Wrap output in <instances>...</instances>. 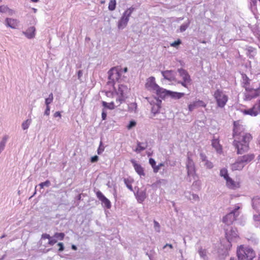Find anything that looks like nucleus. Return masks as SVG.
Instances as JSON below:
<instances>
[{"mask_svg":"<svg viewBox=\"0 0 260 260\" xmlns=\"http://www.w3.org/2000/svg\"><path fill=\"white\" fill-rule=\"evenodd\" d=\"M252 140L250 134H243L242 137L234 139L233 145L236 150L237 154H242L248 152L249 149V142Z\"/></svg>","mask_w":260,"mask_h":260,"instance_id":"nucleus-1","label":"nucleus"},{"mask_svg":"<svg viewBox=\"0 0 260 260\" xmlns=\"http://www.w3.org/2000/svg\"><path fill=\"white\" fill-rule=\"evenodd\" d=\"M237 255L238 260H252L255 253L252 248L241 245L237 249Z\"/></svg>","mask_w":260,"mask_h":260,"instance_id":"nucleus-2","label":"nucleus"},{"mask_svg":"<svg viewBox=\"0 0 260 260\" xmlns=\"http://www.w3.org/2000/svg\"><path fill=\"white\" fill-rule=\"evenodd\" d=\"M134 10L135 8L131 7L124 12L118 22V28L119 29H122L126 26L129 21V18Z\"/></svg>","mask_w":260,"mask_h":260,"instance_id":"nucleus-3","label":"nucleus"},{"mask_svg":"<svg viewBox=\"0 0 260 260\" xmlns=\"http://www.w3.org/2000/svg\"><path fill=\"white\" fill-rule=\"evenodd\" d=\"M240 208L239 206H237L235 209L230 212L223 217L222 221L227 226H229L233 224V222L236 220V218L239 216V213L238 210Z\"/></svg>","mask_w":260,"mask_h":260,"instance_id":"nucleus-4","label":"nucleus"},{"mask_svg":"<svg viewBox=\"0 0 260 260\" xmlns=\"http://www.w3.org/2000/svg\"><path fill=\"white\" fill-rule=\"evenodd\" d=\"M213 96L216 101L217 106L220 108L224 107L228 101V98L223 91L218 89L215 91Z\"/></svg>","mask_w":260,"mask_h":260,"instance_id":"nucleus-5","label":"nucleus"},{"mask_svg":"<svg viewBox=\"0 0 260 260\" xmlns=\"http://www.w3.org/2000/svg\"><path fill=\"white\" fill-rule=\"evenodd\" d=\"M146 87L150 90L154 91L157 95L160 96L161 93L163 91L164 88L160 87L155 81V78L154 77H150L147 80V82L145 84Z\"/></svg>","mask_w":260,"mask_h":260,"instance_id":"nucleus-6","label":"nucleus"},{"mask_svg":"<svg viewBox=\"0 0 260 260\" xmlns=\"http://www.w3.org/2000/svg\"><path fill=\"white\" fill-rule=\"evenodd\" d=\"M245 92H244V99L245 100L250 101L253 98H255L259 96L260 93V89L259 88L254 89L248 86H244Z\"/></svg>","mask_w":260,"mask_h":260,"instance_id":"nucleus-7","label":"nucleus"},{"mask_svg":"<svg viewBox=\"0 0 260 260\" xmlns=\"http://www.w3.org/2000/svg\"><path fill=\"white\" fill-rule=\"evenodd\" d=\"M128 92V88L126 86L121 84L118 85V88L116 93L119 97L116 99V103L118 104V106H119L123 101H124L125 98Z\"/></svg>","mask_w":260,"mask_h":260,"instance_id":"nucleus-8","label":"nucleus"},{"mask_svg":"<svg viewBox=\"0 0 260 260\" xmlns=\"http://www.w3.org/2000/svg\"><path fill=\"white\" fill-rule=\"evenodd\" d=\"M186 167L187 171V178H189V181L190 182L191 177L195 179L196 173L194 162L192 159L189 156L187 157Z\"/></svg>","mask_w":260,"mask_h":260,"instance_id":"nucleus-9","label":"nucleus"},{"mask_svg":"<svg viewBox=\"0 0 260 260\" xmlns=\"http://www.w3.org/2000/svg\"><path fill=\"white\" fill-rule=\"evenodd\" d=\"M244 129L245 128L243 125L240 124L239 121H234L233 133V138L235 139L239 137H242L243 135V134H245L244 132Z\"/></svg>","mask_w":260,"mask_h":260,"instance_id":"nucleus-10","label":"nucleus"},{"mask_svg":"<svg viewBox=\"0 0 260 260\" xmlns=\"http://www.w3.org/2000/svg\"><path fill=\"white\" fill-rule=\"evenodd\" d=\"M224 229L226 238L230 243L234 241L238 237V232L236 228L230 227L229 228L230 229H229V228L224 227Z\"/></svg>","mask_w":260,"mask_h":260,"instance_id":"nucleus-11","label":"nucleus"},{"mask_svg":"<svg viewBox=\"0 0 260 260\" xmlns=\"http://www.w3.org/2000/svg\"><path fill=\"white\" fill-rule=\"evenodd\" d=\"M121 69L119 70L118 67H114L108 71V78L112 82L117 81L121 77L120 72Z\"/></svg>","mask_w":260,"mask_h":260,"instance_id":"nucleus-12","label":"nucleus"},{"mask_svg":"<svg viewBox=\"0 0 260 260\" xmlns=\"http://www.w3.org/2000/svg\"><path fill=\"white\" fill-rule=\"evenodd\" d=\"M184 95V93L182 92H174L164 89L163 91L161 93L160 98L163 99L166 96H169L175 99H180Z\"/></svg>","mask_w":260,"mask_h":260,"instance_id":"nucleus-13","label":"nucleus"},{"mask_svg":"<svg viewBox=\"0 0 260 260\" xmlns=\"http://www.w3.org/2000/svg\"><path fill=\"white\" fill-rule=\"evenodd\" d=\"M96 196L102 202L103 205L107 209H110L111 207L110 201L106 198L104 195L100 191L96 192Z\"/></svg>","mask_w":260,"mask_h":260,"instance_id":"nucleus-14","label":"nucleus"},{"mask_svg":"<svg viewBox=\"0 0 260 260\" xmlns=\"http://www.w3.org/2000/svg\"><path fill=\"white\" fill-rule=\"evenodd\" d=\"M161 74L164 78L169 81H174L176 77V73L172 70H167L161 72Z\"/></svg>","mask_w":260,"mask_h":260,"instance_id":"nucleus-15","label":"nucleus"},{"mask_svg":"<svg viewBox=\"0 0 260 260\" xmlns=\"http://www.w3.org/2000/svg\"><path fill=\"white\" fill-rule=\"evenodd\" d=\"M254 155L253 154H247L241 156H239L238 157V159L245 165L251 160H252L254 158Z\"/></svg>","mask_w":260,"mask_h":260,"instance_id":"nucleus-16","label":"nucleus"},{"mask_svg":"<svg viewBox=\"0 0 260 260\" xmlns=\"http://www.w3.org/2000/svg\"><path fill=\"white\" fill-rule=\"evenodd\" d=\"M206 106V104L203 101L198 100L189 104L188 105V110L189 111L191 112L194 109L199 107H205Z\"/></svg>","mask_w":260,"mask_h":260,"instance_id":"nucleus-17","label":"nucleus"},{"mask_svg":"<svg viewBox=\"0 0 260 260\" xmlns=\"http://www.w3.org/2000/svg\"><path fill=\"white\" fill-rule=\"evenodd\" d=\"M22 33L27 38L29 39H32L35 37L36 28L35 26H30L28 27L26 31H23Z\"/></svg>","mask_w":260,"mask_h":260,"instance_id":"nucleus-18","label":"nucleus"},{"mask_svg":"<svg viewBox=\"0 0 260 260\" xmlns=\"http://www.w3.org/2000/svg\"><path fill=\"white\" fill-rule=\"evenodd\" d=\"M178 72L179 74V75L182 77L183 80L185 82H191V80L189 75L188 72L183 69H178Z\"/></svg>","mask_w":260,"mask_h":260,"instance_id":"nucleus-19","label":"nucleus"},{"mask_svg":"<svg viewBox=\"0 0 260 260\" xmlns=\"http://www.w3.org/2000/svg\"><path fill=\"white\" fill-rule=\"evenodd\" d=\"M131 162L133 165L134 169L136 172L140 176H145V173L144 172V169L140 165L137 163L136 161L134 159L131 160Z\"/></svg>","mask_w":260,"mask_h":260,"instance_id":"nucleus-20","label":"nucleus"},{"mask_svg":"<svg viewBox=\"0 0 260 260\" xmlns=\"http://www.w3.org/2000/svg\"><path fill=\"white\" fill-rule=\"evenodd\" d=\"M245 165L243 164L238 158L236 161L231 165V169L233 171L242 170L244 167Z\"/></svg>","mask_w":260,"mask_h":260,"instance_id":"nucleus-21","label":"nucleus"},{"mask_svg":"<svg viewBox=\"0 0 260 260\" xmlns=\"http://www.w3.org/2000/svg\"><path fill=\"white\" fill-rule=\"evenodd\" d=\"M212 146L218 152L220 153L221 152L222 146L219 144L218 138H216L215 136L213 137V139L212 140Z\"/></svg>","mask_w":260,"mask_h":260,"instance_id":"nucleus-22","label":"nucleus"},{"mask_svg":"<svg viewBox=\"0 0 260 260\" xmlns=\"http://www.w3.org/2000/svg\"><path fill=\"white\" fill-rule=\"evenodd\" d=\"M138 202L142 203L146 198V190H138L136 194Z\"/></svg>","mask_w":260,"mask_h":260,"instance_id":"nucleus-23","label":"nucleus"},{"mask_svg":"<svg viewBox=\"0 0 260 260\" xmlns=\"http://www.w3.org/2000/svg\"><path fill=\"white\" fill-rule=\"evenodd\" d=\"M148 146V143L147 142H137V147L135 151L137 153H140L142 151L144 150L147 148Z\"/></svg>","mask_w":260,"mask_h":260,"instance_id":"nucleus-24","label":"nucleus"},{"mask_svg":"<svg viewBox=\"0 0 260 260\" xmlns=\"http://www.w3.org/2000/svg\"><path fill=\"white\" fill-rule=\"evenodd\" d=\"M6 25L12 28H15L17 25V20L15 19L6 18L5 20Z\"/></svg>","mask_w":260,"mask_h":260,"instance_id":"nucleus-25","label":"nucleus"},{"mask_svg":"<svg viewBox=\"0 0 260 260\" xmlns=\"http://www.w3.org/2000/svg\"><path fill=\"white\" fill-rule=\"evenodd\" d=\"M252 205L253 209L260 211V198H254L252 200Z\"/></svg>","mask_w":260,"mask_h":260,"instance_id":"nucleus-26","label":"nucleus"},{"mask_svg":"<svg viewBox=\"0 0 260 260\" xmlns=\"http://www.w3.org/2000/svg\"><path fill=\"white\" fill-rule=\"evenodd\" d=\"M161 101L160 100H156V103L153 106L151 109V112L155 114L159 112V109L160 108V103Z\"/></svg>","mask_w":260,"mask_h":260,"instance_id":"nucleus-27","label":"nucleus"},{"mask_svg":"<svg viewBox=\"0 0 260 260\" xmlns=\"http://www.w3.org/2000/svg\"><path fill=\"white\" fill-rule=\"evenodd\" d=\"M243 112L245 115H250L251 116H255L258 114V112L256 111L253 107L248 110H244Z\"/></svg>","mask_w":260,"mask_h":260,"instance_id":"nucleus-28","label":"nucleus"},{"mask_svg":"<svg viewBox=\"0 0 260 260\" xmlns=\"http://www.w3.org/2000/svg\"><path fill=\"white\" fill-rule=\"evenodd\" d=\"M8 139V137L5 136L0 141V154L4 150Z\"/></svg>","mask_w":260,"mask_h":260,"instance_id":"nucleus-29","label":"nucleus"},{"mask_svg":"<svg viewBox=\"0 0 260 260\" xmlns=\"http://www.w3.org/2000/svg\"><path fill=\"white\" fill-rule=\"evenodd\" d=\"M102 105L104 107V109L107 108L110 110H113L115 108L114 103L113 102H111L110 103H107L106 102L103 101Z\"/></svg>","mask_w":260,"mask_h":260,"instance_id":"nucleus-30","label":"nucleus"},{"mask_svg":"<svg viewBox=\"0 0 260 260\" xmlns=\"http://www.w3.org/2000/svg\"><path fill=\"white\" fill-rule=\"evenodd\" d=\"M198 252L201 258L205 260L207 259V251L206 249H203L202 247H201L199 249Z\"/></svg>","mask_w":260,"mask_h":260,"instance_id":"nucleus-31","label":"nucleus"},{"mask_svg":"<svg viewBox=\"0 0 260 260\" xmlns=\"http://www.w3.org/2000/svg\"><path fill=\"white\" fill-rule=\"evenodd\" d=\"M137 105L136 103H131L128 105V111L129 112H136Z\"/></svg>","mask_w":260,"mask_h":260,"instance_id":"nucleus-32","label":"nucleus"},{"mask_svg":"<svg viewBox=\"0 0 260 260\" xmlns=\"http://www.w3.org/2000/svg\"><path fill=\"white\" fill-rule=\"evenodd\" d=\"M64 236L65 235L63 233H55L53 237L55 239H57L59 240H62L64 239Z\"/></svg>","mask_w":260,"mask_h":260,"instance_id":"nucleus-33","label":"nucleus"},{"mask_svg":"<svg viewBox=\"0 0 260 260\" xmlns=\"http://www.w3.org/2000/svg\"><path fill=\"white\" fill-rule=\"evenodd\" d=\"M116 0H110L109 4L108 9L110 11H113L116 8Z\"/></svg>","mask_w":260,"mask_h":260,"instance_id":"nucleus-34","label":"nucleus"},{"mask_svg":"<svg viewBox=\"0 0 260 260\" xmlns=\"http://www.w3.org/2000/svg\"><path fill=\"white\" fill-rule=\"evenodd\" d=\"M31 123L30 119H27L26 120L23 122L22 124V128L23 129H27Z\"/></svg>","mask_w":260,"mask_h":260,"instance_id":"nucleus-35","label":"nucleus"},{"mask_svg":"<svg viewBox=\"0 0 260 260\" xmlns=\"http://www.w3.org/2000/svg\"><path fill=\"white\" fill-rule=\"evenodd\" d=\"M190 24V21L188 20V22L186 23H183L180 27V31L182 32L186 30V29L188 27Z\"/></svg>","mask_w":260,"mask_h":260,"instance_id":"nucleus-36","label":"nucleus"},{"mask_svg":"<svg viewBox=\"0 0 260 260\" xmlns=\"http://www.w3.org/2000/svg\"><path fill=\"white\" fill-rule=\"evenodd\" d=\"M220 175L221 176V177H223L225 179H226V178H228L229 176V174L228 173V171L226 169H222L220 171Z\"/></svg>","mask_w":260,"mask_h":260,"instance_id":"nucleus-37","label":"nucleus"},{"mask_svg":"<svg viewBox=\"0 0 260 260\" xmlns=\"http://www.w3.org/2000/svg\"><path fill=\"white\" fill-rule=\"evenodd\" d=\"M53 100V95L52 93H51L48 98L45 100V105L46 106H49V104H51Z\"/></svg>","mask_w":260,"mask_h":260,"instance_id":"nucleus-38","label":"nucleus"},{"mask_svg":"<svg viewBox=\"0 0 260 260\" xmlns=\"http://www.w3.org/2000/svg\"><path fill=\"white\" fill-rule=\"evenodd\" d=\"M124 182L126 187L131 190H133V187L131 185V181L128 179L124 178Z\"/></svg>","mask_w":260,"mask_h":260,"instance_id":"nucleus-39","label":"nucleus"},{"mask_svg":"<svg viewBox=\"0 0 260 260\" xmlns=\"http://www.w3.org/2000/svg\"><path fill=\"white\" fill-rule=\"evenodd\" d=\"M243 80L244 83V86H247V85L249 84L250 80L246 75H243Z\"/></svg>","mask_w":260,"mask_h":260,"instance_id":"nucleus-40","label":"nucleus"},{"mask_svg":"<svg viewBox=\"0 0 260 260\" xmlns=\"http://www.w3.org/2000/svg\"><path fill=\"white\" fill-rule=\"evenodd\" d=\"M50 181L47 180L46 181L39 184V186L42 188L44 186L49 187L50 185Z\"/></svg>","mask_w":260,"mask_h":260,"instance_id":"nucleus-41","label":"nucleus"},{"mask_svg":"<svg viewBox=\"0 0 260 260\" xmlns=\"http://www.w3.org/2000/svg\"><path fill=\"white\" fill-rule=\"evenodd\" d=\"M204 166L206 167L207 169H212L213 167V165L212 162H211L210 161H209L207 160L205 162Z\"/></svg>","mask_w":260,"mask_h":260,"instance_id":"nucleus-42","label":"nucleus"},{"mask_svg":"<svg viewBox=\"0 0 260 260\" xmlns=\"http://www.w3.org/2000/svg\"><path fill=\"white\" fill-rule=\"evenodd\" d=\"M162 166H164V163H160L157 166H155V167H154L153 172L155 173H157L158 171L160 169V168Z\"/></svg>","mask_w":260,"mask_h":260,"instance_id":"nucleus-43","label":"nucleus"},{"mask_svg":"<svg viewBox=\"0 0 260 260\" xmlns=\"http://www.w3.org/2000/svg\"><path fill=\"white\" fill-rule=\"evenodd\" d=\"M154 228L155 229V230L159 233L160 232V225H159V224L158 222H157L156 221L154 220Z\"/></svg>","mask_w":260,"mask_h":260,"instance_id":"nucleus-44","label":"nucleus"},{"mask_svg":"<svg viewBox=\"0 0 260 260\" xmlns=\"http://www.w3.org/2000/svg\"><path fill=\"white\" fill-rule=\"evenodd\" d=\"M181 43V41L180 39H178L177 41H175L171 44V46L175 48H177L180 44Z\"/></svg>","mask_w":260,"mask_h":260,"instance_id":"nucleus-45","label":"nucleus"},{"mask_svg":"<svg viewBox=\"0 0 260 260\" xmlns=\"http://www.w3.org/2000/svg\"><path fill=\"white\" fill-rule=\"evenodd\" d=\"M57 242V240L53 237H51L50 239H49L48 241V244L49 245L52 246L54 244H55Z\"/></svg>","mask_w":260,"mask_h":260,"instance_id":"nucleus-46","label":"nucleus"},{"mask_svg":"<svg viewBox=\"0 0 260 260\" xmlns=\"http://www.w3.org/2000/svg\"><path fill=\"white\" fill-rule=\"evenodd\" d=\"M8 10V7L7 6H0V12L7 13Z\"/></svg>","mask_w":260,"mask_h":260,"instance_id":"nucleus-47","label":"nucleus"},{"mask_svg":"<svg viewBox=\"0 0 260 260\" xmlns=\"http://www.w3.org/2000/svg\"><path fill=\"white\" fill-rule=\"evenodd\" d=\"M136 125V122L135 121H134V120L131 121L129 122V123L128 124V125L127 126V129H130L132 128H133V127L135 126Z\"/></svg>","mask_w":260,"mask_h":260,"instance_id":"nucleus-48","label":"nucleus"},{"mask_svg":"<svg viewBox=\"0 0 260 260\" xmlns=\"http://www.w3.org/2000/svg\"><path fill=\"white\" fill-rule=\"evenodd\" d=\"M200 159H201L202 162H205L207 160V156L204 153H203L202 152L200 153Z\"/></svg>","mask_w":260,"mask_h":260,"instance_id":"nucleus-49","label":"nucleus"},{"mask_svg":"<svg viewBox=\"0 0 260 260\" xmlns=\"http://www.w3.org/2000/svg\"><path fill=\"white\" fill-rule=\"evenodd\" d=\"M253 107L256 111H257L258 112V113H260V101L258 103L255 104Z\"/></svg>","mask_w":260,"mask_h":260,"instance_id":"nucleus-50","label":"nucleus"},{"mask_svg":"<svg viewBox=\"0 0 260 260\" xmlns=\"http://www.w3.org/2000/svg\"><path fill=\"white\" fill-rule=\"evenodd\" d=\"M191 197H189V200H193L194 201H199V197L198 196V195L196 194H191Z\"/></svg>","mask_w":260,"mask_h":260,"instance_id":"nucleus-51","label":"nucleus"},{"mask_svg":"<svg viewBox=\"0 0 260 260\" xmlns=\"http://www.w3.org/2000/svg\"><path fill=\"white\" fill-rule=\"evenodd\" d=\"M102 142H101L100 145V146L98 149V151H97L98 154H101L104 150V147H103L102 146Z\"/></svg>","mask_w":260,"mask_h":260,"instance_id":"nucleus-52","label":"nucleus"},{"mask_svg":"<svg viewBox=\"0 0 260 260\" xmlns=\"http://www.w3.org/2000/svg\"><path fill=\"white\" fill-rule=\"evenodd\" d=\"M178 83L181 84L183 86L185 87H187V85L188 84H190L191 82H185V81L183 80L182 81L178 82Z\"/></svg>","mask_w":260,"mask_h":260,"instance_id":"nucleus-53","label":"nucleus"},{"mask_svg":"<svg viewBox=\"0 0 260 260\" xmlns=\"http://www.w3.org/2000/svg\"><path fill=\"white\" fill-rule=\"evenodd\" d=\"M149 162L151 167H152V168L154 169V167H155L156 166V162L155 160L152 158H149Z\"/></svg>","mask_w":260,"mask_h":260,"instance_id":"nucleus-54","label":"nucleus"},{"mask_svg":"<svg viewBox=\"0 0 260 260\" xmlns=\"http://www.w3.org/2000/svg\"><path fill=\"white\" fill-rule=\"evenodd\" d=\"M225 180L226 181V183L228 185H233L234 184L233 180L230 177L226 178Z\"/></svg>","mask_w":260,"mask_h":260,"instance_id":"nucleus-55","label":"nucleus"},{"mask_svg":"<svg viewBox=\"0 0 260 260\" xmlns=\"http://www.w3.org/2000/svg\"><path fill=\"white\" fill-rule=\"evenodd\" d=\"M57 246H58L59 247V248L58 250V251L61 252L64 250V247L63 244L62 243H58L57 244Z\"/></svg>","mask_w":260,"mask_h":260,"instance_id":"nucleus-56","label":"nucleus"},{"mask_svg":"<svg viewBox=\"0 0 260 260\" xmlns=\"http://www.w3.org/2000/svg\"><path fill=\"white\" fill-rule=\"evenodd\" d=\"M107 117V112L105 109H103L102 113V118L103 120H105Z\"/></svg>","mask_w":260,"mask_h":260,"instance_id":"nucleus-57","label":"nucleus"},{"mask_svg":"<svg viewBox=\"0 0 260 260\" xmlns=\"http://www.w3.org/2000/svg\"><path fill=\"white\" fill-rule=\"evenodd\" d=\"M99 160V157L97 155L93 156L91 157L90 161L91 162H97Z\"/></svg>","mask_w":260,"mask_h":260,"instance_id":"nucleus-58","label":"nucleus"},{"mask_svg":"<svg viewBox=\"0 0 260 260\" xmlns=\"http://www.w3.org/2000/svg\"><path fill=\"white\" fill-rule=\"evenodd\" d=\"M50 106H46V110L44 112V115H49V114H50Z\"/></svg>","mask_w":260,"mask_h":260,"instance_id":"nucleus-59","label":"nucleus"},{"mask_svg":"<svg viewBox=\"0 0 260 260\" xmlns=\"http://www.w3.org/2000/svg\"><path fill=\"white\" fill-rule=\"evenodd\" d=\"M250 6L251 7H256L257 3V0H250Z\"/></svg>","mask_w":260,"mask_h":260,"instance_id":"nucleus-60","label":"nucleus"},{"mask_svg":"<svg viewBox=\"0 0 260 260\" xmlns=\"http://www.w3.org/2000/svg\"><path fill=\"white\" fill-rule=\"evenodd\" d=\"M51 237L49 234H43L42 235V239H48V240H49V239H50Z\"/></svg>","mask_w":260,"mask_h":260,"instance_id":"nucleus-61","label":"nucleus"},{"mask_svg":"<svg viewBox=\"0 0 260 260\" xmlns=\"http://www.w3.org/2000/svg\"><path fill=\"white\" fill-rule=\"evenodd\" d=\"M253 218L255 221H260V213L258 215H254Z\"/></svg>","mask_w":260,"mask_h":260,"instance_id":"nucleus-62","label":"nucleus"},{"mask_svg":"<svg viewBox=\"0 0 260 260\" xmlns=\"http://www.w3.org/2000/svg\"><path fill=\"white\" fill-rule=\"evenodd\" d=\"M169 247L170 249H173V246L172 244H166L165 245H164L162 247L163 249H166L167 247Z\"/></svg>","mask_w":260,"mask_h":260,"instance_id":"nucleus-63","label":"nucleus"},{"mask_svg":"<svg viewBox=\"0 0 260 260\" xmlns=\"http://www.w3.org/2000/svg\"><path fill=\"white\" fill-rule=\"evenodd\" d=\"M53 116L54 117L56 118V117H59V118H61V114H60V112H59V111H57V112H55V113L53 115Z\"/></svg>","mask_w":260,"mask_h":260,"instance_id":"nucleus-64","label":"nucleus"}]
</instances>
